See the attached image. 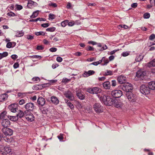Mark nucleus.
<instances>
[{"label":"nucleus","instance_id":"obj_33","mask_svg":"<svg viewBox=\"0 0 155 155\" xmlns=\"http://www.w3.org/2000/svg\"><path fill=\"white\" fill-rule=\"evenodd\" d=\"M112 71L110 70H107L105 72L104 74L103 75L104 76L111 75L113 74Z\"/></svg>","mask_w":155,"mask_h":155},{"label":"nucleus","instance_id":"obj_56","mask_svg":"<svg viewBox=\"0 0 155 155\" xmlns=\"http://www.w3.org/2000/svg\"><path fill=\"white\" fill-rule=\"evenodd\" d=\"M16 8L17 10H20L21 9H22L23 8L22 6L20 5H16Z\"/></svg>","mask_w":155,"mask_h":155},{"label":"nucleus","instance_id":"obj_58","mask_svg":"<svg viewBox=\"0 0 155 155\" xmlns=\"http://www.w3.org/2000/svg\"><path fill=\"white\" fill-rule=\"evenodd\" d=\"M25 101L24 99H21L20 100L19 102V104L20 105H22L25 103Z\"/></svg>","mask_w":155,"mask_h":155},{"label":"nucleus","instance_id":"obj_64","mask_svg":"<svg viewBox=\"0 0 155 155\" xmlns=\"http://www.w3.org/2000/svg\"><path fill=\"white\" fill-rule=\"evenodd\" d=\"M19 66V64L18 63H15L13 65V67L15 69L17 68Z\"/></svg>","mask_w":155,"mask_h":155},{"label":"nucleus","instance_id":"obj_41","mask_svg":"<svg viewBox=\"0 0 155 155\" xmlns=\"http://www.w3.org/2000/svg\"><path fill=\"white\" fill-rule=\"evenodd\" d=\"M150 16V14L148 13H146L144 14L143 15L144 18L145 19L149 18Z\"/></svg>","mask_w":155,"mask_h":155},{"label":"nucleus","instance_id":"obj_36","mask_svg":"<svg viewBox=\"0 0 155 155\" xmlns=\"http://www.w3.org/2000/svg\"><path fill=\"white\" fill-rule=\"evenodd\" d=\"M25 93L19 92L18 93V96L21 98H22L26 96Z\"/></svg>","mask_w":155,"mask_h":155},{"label":"nucleus","instance_id":"obj_46","mask_svg":"<svg viewBox=\"0 0 155 155\" xmlns=\"http://www.w3.org/2000/svg\"><path fill=\"white\" fill-rule=\"evenodd\" d=\"M7 14L8 16L10 17H14L16 16L15 13L12 12L8 13Z\"/></svg>","mask_w":155,"mask_h":155},{"label":"nucleus","instance_id":"obj_26","mask_svg":"<svg viewBox=\"0 0 155 155\" xmlns=\"http://www.w3.org/2000/svg\"><path fill=\"white\" fill-rule=\"evenodd\" d=\"M148 86L149 87L150 90H155V81H151L149 82Z\"/></svg>","mask_w":155,"mask_h":155},{"label":"nucleus","instance_id":"obj_28","mask_svg":"<svg viewBox=\"0 0 155 155\" xmlns=\"http://www.w3.org/2000/svg\"><path fill=\"white\" fill-rule=\"evenodd\" d=\"M24 33L22 31H16L15 36L17 37H21L23 36Z\"/></svg>","mask_w":155,"mask_h":155},{"label":"nucleus","instance_id":"obj_24","mask_svg":"<svg viewBox=\"0 0 155 155\" xmlns=\"http://www.w3.org/2000/svg\"><path fill=\"white\" fill-rule=\"evenodd\" d=\"M97 46L98 47L100 48H101L98 49L99 51H103L107 49V47L105 45L101 44L100 43L97 44Z\"/></svg>","mask_w":155,"mask_h":155},{"label":"nucleus","instance_id":"obj_44","mask_svg":"<svg viewBox=\"0 0 155 155\" xmlns=\"http://www.w3.org/2000/svg\"><path fill=\"white\" fill-rule=\"evenodd\" d=\"M87 91L90 94H94L93 87L87 89Z\"/></svg>","mask_w":155,"mask_h":155},{"label":"nucleus","instance_id":"obj_8","mask_svg":"<svg viewBox=\"0 0 155 155\" xmlns=\"http://www.w3.org/2000/svg\"><path fill=\"white\" fill-rule=\"evenodd\" d=\"M122 92L120 90H115L112 91L111 94L115 98H119L122 95Z\"/></svg>","mask_w":155,"mask_h":155},{"label":"nucleus","instance_id":"obj_17","mask_svg":"<svg viewBox=\"0 0 155 155\" xmlns=\"http://www.w3.org/2000/svg\"><path fill=\"white\" fill-rule=\"evenodd\" d=\"M37 103L38 104L42 106L45 104V100L43 97H40L38 99Z\"/></svg>","mask_w":155,"mask_h":155},{"label":"nucleus","instance_id":"obj_35","mask_svg":"<svg viewBox=\"0 0 155 155\" xmlns=\"http://www.w3.org/2000/svg\"><path fill=\"white\" fill-rule=\"evenodd\" d=\"M6 114V112L5 111H4L2 112L1 114H0V119H4L5 118Z\"/></svg>","mask_w":155,"mask_h":155},{"label":"nucleus","instance_id":"obj_5","mask_svg":"<svg viewBox=\"0 0 155 155\" xmlns=\"http://www.w3.org/2000/svg\"><path fill=\"white\" fill-rule=\"evenodd\" d=\"M2 130L3 134L5 136H8L9 137L12 135L13 132V130H12L7 127H3Z\"/></svg>","mask_w":155,"mask_h":155},{"label":"nucleus","instance_id":"obj_54","mask_svg":"<svg viewBox=\"0 0 155 155\" xmlns=\"http://www.w3.org/2000/svg\"><path fill=\"white\" fill-rule=\"evenodd\" d=\"M1 54L2 55V58H3L7 57L8 55V53L7 52H4L2 53H1Z\"/></svg>","mask_w":155,"mask_h":155},{"label":"nucleus","instance_id":"obj_55","mask_svg":"<svg viewBox=\"0 0 155 155\" xmlns=\"http://www.w3.org/2000/svg\"><path fill=\"white\" fill-rule=\"evenodd\" d=\"M81 24V22L79 20H77L74 21V25H79Z\"/></svg>","mask_w":155,"mask_h":155},{"label":"nucleus","instance_id":"obj_14","mask_svg":"<svg viewBox=\"0 0 155 155\" xmlns=\"http://www.w3.org/2000/svg\"><path fill=\"white\" fill-rule=\"evenodd\" d=\"M146 74V72L142 70L138 71L136 73V76L138 78H142Z\"/></svg>","mask_w":155,"mask_h":155},{"label":"nucleus","instance_id":"obj_48","mask_svg":"<svg viewBox=\"0 0 155 155\" xmlns=\"http://www.w3.org/2000/svg\"><path fill=\"white\" fill-rule=\"evenodd\" d=\"M130 52L129 51H126L123 52L122 54V55L123 57H126L128 55L130 54Z\"/></svg>","mask_w":155,"mask_h":155},{"label":"nucleus","instance_id":"obj_2","mask_svg":"<svg viewBox=\"0 0 155 155\" xmlns=\"http://www.w3.org/2000/svg\"><path fill=\"white\" fill-rule=\"evenodd\" d=\"M126 96L129 101L131 102H135L137 100V96L132 92H127Z\"/></svg>","mask_w":155,"mask_h":155},{"label":"nucleus","instance_id":"obj_61","mask_svg":"<svg viewBox=\"0 0 155 155\" xmlns=\"http://www.w3.org/2000/svg\"><path fill=\"white\" fill-rule=\"evenodd\" d=\"M57 48H51L49 49V51L51 52H54L57 51Z\"/></svg>","mask_w":155,"mask_h":155},{"label":"nucleus","instance_id":"obj_62","mask_svg":"<svg viewBox=\"0 0 155 155\" xmlns=\"http://www.w3.org/2000/svg\"><path fill=\"white\" fill-rule=\"evenodd\" d=\"M18 56L16 54H12L11 56V58L15 60L18 58Z\"/></svg>","mask_w":155,"mask_h":155},{"label":"nucleus","instance_id":"obj_15","mask_svg":"<svg viewBox=\"0 0 155 155\" xmlns=\"http://www.w3.org/2000/svg\"><path fill=\"white\" fill-rule=\"evenodd\" d=\"M28 111L25 110L24 112L21 110H19V112L18 114H17V115L18 117V118H21L23 116L25 117V115H27V114H28Z\"/></svg>","mask_w":155,"mask_h":155},{"label":"nucleus","instance_id":"obj_50","mask_svg":"<svg viewBox=\"0 0 155 155\" xmlns=\"http://www.w3.org/2000/svg\"><path fill=\"white\" fill-rule=\"evenodd\" d=\"M44 48V47L42 45H38L36 48V49L38 50H42Z\"/></svg>","mask_w":155,"mask_h":155},{"label":"nucleus","instance_id":"obj_18","mask_svg":"<svg viewBox=\"0 0 155 155\" xmlns=\"http://www.w3.org/2000/svg\"><path fill=\"white\" fill-rule=\"evenodd\" d=\"M112 104H113L114 106L117 108H121L123 106L122 103L117 101H115L114 100V102L112 103Z\"/></svg>","mask_w":155,"mask_h":155},{"label":"nucleus","instance_id":"obj_47","mask_svg":"<svg viewBox=\"0 0 155 155\" xmlns=\"http://www.w3.org/2000/svg\"><path fill=\"white\" fill-rule=\"evenodd\" d=\"M71 79H68L66 78H64L62 80V82L65 83H67L70 81Z\"/></svg>","mask_w":155,"mask_h":155},{"label":"nucleus","instance_id":"obj_30","mask_svg":"<svg viewBox=\"0 0 155 155\" xmlns=\"http://www.w3.org/2000/svg\"><path fill=\"white\" fill-rule=\"evenodd\" d=\"M5 141L7 142H11L12 140V139L11 138V137L10 136H6L3 137V138Z\"/></svg>","mask_w":155,"mask_h":155},{"label":"nucleus","instance_id":"obj_22","mask_svg":"<svg viewBox=\"0 0 155 155\" xmlns=\"http://www.w3.org/2000/svg\"><path fill=\"white\" fill-rule=\"evenodd\" d=\"M28 1L27 6L29 8H32L33 6H36L37 5V4L36 2L31 0H28Z\"/></svg>","mask_w":155,"mask_h":155},{"label":"nucleus","instance_id":"obj_51","mask_svg":"<svg viewBox=\"0 0 155 155\" xmlns=\"http://www.w3.org/2000/svg\"><path fill=\"white\" fill-rule=\"evenodd\" d=\"M155 38V35L154 34H152L149 37V39L151 40H153Z\"/></svg>","mask_w":155,"mask_h":155},{"label":"nucleus","instance_id":"obj_10","mask_svg":"<svg viewBox=\"0 0 155 155\" xmlns=\"http://www.w3.org/2000/svg\"><path fill=\"white\" fill-rule=\"evenodd\" d=\"M35 106L33 103H28L25 105V108L26 110L32 111L34 109Z\"/></svg>","mask_w":155,"mask_h":155},{"label":"nucleus","instance_id":"obj_3","mask_svg":"<svg viewBox=\"0 0 155 155\" xmlns=\"http://www.w3.org/2000/svg\"><path fill=\"white\" fill-rule=\"evenodd\" d=\"M93 107L94 110L97 113H101L104 111L103 107L100 103H95L93 105Z\"/></svg>","mask_w":155,"mask_h":155},{"label":"nucleus","instance_id":"obj_21","mask_svg":"<svg viewBox=\"0 0 155 155\" xmlns=\"http://www.w3.org/2000/svg\"><path fill=\"white\" fill-rule=\"evenodd\" d=\"M17 105L16 104H13L10 105L8 107V108L12 112L15 113L17 109Z\"/></svg>","mask_w":155,"mask_h":155},{"label":"nucleus","instance_id":"obj_32","mask_svg":"<svg viewBox=\"0 0 155 155\" xmlns=\"http://www.w3.org/2000/svg\"><path fill=\"white\" fill-rule=\"evenodd\" d=\"M143 58V56L142 55H139L136 57L135 60L139 62L141 61Z\"/></svg>","mask_w":155,"mask_h":155},{"label":"nucleus","instance_id":"obj_19","mask_svg":"<svg viewBox=\"0 0 155 155\" xmlns=\"http://www.w3.org/2000/svg\"><path fill=\"white\" fill-rule=\"evenodd\" d=\"M94 73L95 71L93 70H89L87 71H85L83 74V76L84 77H87L93 74Z\"/></svg>","mask_w":155,"mask_h":155},{"label":"nucleus","instance_id":"obj_31","mask_svg":"<svg viewBox=\"0 0 155 155\" xmlns=\"http://www.w3.org/2000/svg\"><path fill=\"white\" fill-rule=\"evenodd\" d=\"M147 66L149 67H155V58L150 62Z\"/></svg>","mask_w":155,"mask_h":155},{"label":"nucleus","instance_id":"obj_53","mask_svg":"<svg viewBox=\"0 0 155 155\" xmlns=\"http://www.w3.org/2000/svg\"><path fill=\"white\" fill-rule=\"evenodd\" d=\"M26 38L28 40H32L34 38L33 36L30 35H28L26 36Z\"/></svg>","mask_w":155,"mask_h":155},{"label":"nucleus","instance_id":"obj_59","mask_svg":"<svg viewBox=\"0 0 155 155\" xmlns=\"http://www.w3.org/2000/svg\"><path fill=\"white\" fill-rule=\"evenodd\" d=\"M68 25L69 26H72L74 25V21H72L69 22L68 21Z\"/></svg>","mask_w":155,"mask_h":155},{"label":"nucleus","instance_id":"obj_6","mask_svg":"<svg viewBox=\"0 0 155 155\" xmlns=\"http://www.w3.org/2000/svg\"><path fill=\"white\" fill-rule=\"evenodd\" d=\"M122 89L126 93L127 92H131V90H132L133 87L132 85L130 83H127L124 84L121 87Z\"/></svg>","mask_w":155,"mask_h":155},{"label":"nucleus","instance_id":"obj_16","mask_svg":"<svg viewBox=\"0 0 155 155\" xmlns=\"http://www.w3.org/2000/svg\"><path fill=\"white\" fill-rule=\"evenodd\" d=\"M65 96L71 101H73L74 99V97L72 92L70 91L66 92L64 94Z\"/></svg>","mask_w":155,"mask_h":155},{"label":"nucleus","instance_id":"obj_1","mask_svg":"<svg viewBox=\"0 0 155 155\" xmlns=\"http://www.w3.org/2000/svg\"><path fill=\"white\" fill-rule=\"evenodd\" d=\"M100 99L105 105L108 106L112 104V103L114 102L113 99L107 95H102L100 97Z\"/></svg>","mask_w":155,"mask_h":155},{"label":"nucleus","instance_id":"obj_52","mask_svg":"<svg viewBox=\"0 0 155 155\" xmlns=\"http://www.w3.org/2000/svg\"><path fill=\"white\" fill-rule=\"evenodd\" d=\"M6 47L7 48H13L12 46V44L10 42H8L6 45Z\"/></svg>","mask_w":155,"mask_h":155},{"label":"nucleus","instance_id":"obj_57","mask_svg":"<svg viewBox=\"0 0 155 155\" xmlns=\"http://www.w3.org/2000/svg\"><path fill=\"white\" fill-rule=\"evenodd\" d=\"M50 25L48 23H44L41 24V26L44 28H47Z\"/></svg>","mask_w":155,"mask_h":155},{"label":"nucleus","instance_id":"obj_34","mask_svg":"<svg viewBox=\"0 0 155 155\" xmlns=\"http://www.w3.org/2000/svg\"><path fill=\"white\" fill-rule=\"evenodd\" d=\"M38 14V11H37L33 12L32 15L31 16V18H35L37 17Z\"/></svg>","mask_w":155,"mask_h":155},{"label":"nucleus","instance_id":"obj_20","mask_svg":"<svg viewBox=\"0 0 155 155\" xmlns=\"http://www.w3.org/2000/svg\"><path fill=\"white\" fill-rule=\"evenodd\" d=\"M51 99L52 103L53 104L57 105L59 104V101L57 97L52 96L51 97Z\"/></svg>","mask_w":155,"mask_h":155},{"label":"nucleus","instance_id":"obj_13","mask_svg":"<svg viewBox=\"0 0 155 155\" xmlns=\"http://www.w3.org/2000/svg\"><path fill=\"white\" fill-rule=\"evenodd\" d=\"M1 125L3 127H7L10 125V122L8 119H4L2 121Z\"/></svg>","mask_w":155,"mask_h":155},{"label":"nucleus","instance_id":"obj_38","mask_svg":"<svg viewBox=\"0 0 155 155\" xmlns=\"http://www.w3.org/2000/svg\"><path fill=\"white\" fill-rule=\"evenodd\" d=\"M35 34L37 36H39L40 35L44 36L45 35V33L43 31H40L39 32H35Z\"/></svg>","mask_w":155,"mask_h":155},{"label":"nucleus","instance_id":"obj_27","mask_svg":"<svg viewBox=\"0 0 155 155\" xmlns=\"http://www.w3.org/2000/svg\"><path fill=\"white\" fill-rule=\"evenodd\" d=\"M7 116L9 119L12 121H15L18 119V117L17 115L16 116H12L9 115H8Z\"/></svg>","mask_w":155,"mask_h":155},{"label":"nucleus","instance_id":"obj_60","mask_svg":"<svg viewBox=\"0 0 155 155\" xmlns=\"http://www.w3.org/2000/svg\"><path fill=\"white\" fill-rule=\"evenodd\" d=\"M31 58H36L40 59L41 58V57L40 55H36L32 56H31Z\"/></svg>","mask_w":155,"mask_h":155},{"label":"nucleus","instance_id":"obj_7","mask_svg":"<svg viewBox=\"0 0 155 155\" xmlns=\"http://www.w3.org/2000/svg\"><path fill=\"white\" fill-rule=\"evenodd\" d=\"M12 153L11 149L8 146H5L4 149L0 150V154L6 155L7 154H9V155Z\"/></svg>","mask_w":155,"mask_h":155},{"label":"nucleus","instance_id":"obj_40","mask_svg":"<svg viewBox=\"0 0 155 155\" xmlns=\"http://www.w3.org/2000/svg\"><path fill=\"white\" fill-rule=\"evenodd\" d=\"M68 23V20H66L62 21L61 23V26L64 27L66 26L67 25V24Z\"/></svg>","mask_w":155,"mask_h":155},{"label":"nucleus","instance_id":"obj_9","mask_svg":"<svg viewBox=\"0 0 155 155\" xmlns=\"http://www.w3.org/2000/svg\"><path fill=\"white\" fill-rule=\"evenodd\" d=\"M76 95L77 97L80 100L85 99V94L81 90H78L76 92Z\"/></svg>","mask_w":155,"mask_h":155},{"label":"nucleus","instance_id":"obj_29","mask_svg":"<svg viewBox=\"0 0 155 155\" xmlns=\"http://www.w3.org/2000/svg\"><path fill=\"white\" fill-rule=\"evenodd\" d=\"M93 88L94 94H97L100 93L101 91V89L98 87H95Z\"/></svg>","mask_w":155,"mask_h":155},{"label":"nucleus","instance_id":"obj_63","mask_svg":"<svg viewBox=\"0 0 155 155\" xmlns=\"http://www.w3.org/2000/svg\"><path fill=\"white\" fill-rule=\"evenodd\" d=\"M56 60L58 62H61L63 60V59L60 57H58L56 58Z\"/></svg>","mask_w":155,"mask_h":155},{"label":"nucleus","instance_id":"obj_45","mask_svg":"<svg viewBox=\"0 0 155 155\" xmlns=\"http://www.w3.org/2000/svg\"><path fill=\"white\" fill-rule=\"evenodd\" d=\"M49 6H51L52 7L55 8L57 7V5L55 3H52L51 2H50L48 4Z\"/></svg>","mask_w":155,"mask_h":155},{"label":"nucleus","instance_id":"obj_49","mask_svg":"<svg viewBox=\"0 0 155 155\" xmlns=\"http://www.w3.org/2000/svg\"><path fill=\"white\" fill-rule=\"evenodd\" d=\"M86 49L87 51H94V48L90 46H88L86 47Z\"/></svg>","mask_w":155,"mask_h":155},{"label":"nucleus","instance_id":"obj_43","mask_svg":"<svg viewBox=\"0 0 155 155\" xmlns=\"http://www.w3.org/2000/svg\"><path fill=\"white\" fill-rule=\"evenodd\" d=\"M102 61V60H100L99 61H96L95 62H93L92 63H91L90 65L93 64L94 65L97 66L98 65V64H100Z\"/></svg>","mask_w":155,"mask_h":155},{"label":"nucleus","instance_id":"obj_37","mask_svg":"<svg viewBox=\"0 0 155 155\" xmlns=\"http://www.w3.org/2000/svg\"><path fill=\"white\" fill-rule=\"evenodd\" d=\"M66 103H67V105L71 109L74 108V105L70 101H67L66 102Z\"/></svg>","mask_w":155,"mask_h":155},{"label":"nucleus","instance_id":"obj_42","mask_svg":"<svg viewBox=\"0 0 155 155\" xmlns=\"http://www.w3.org/2000/svg\"><path fill=\"white\" fill-rule=\"evenodd\" d=\"M49 17V20H52L53 19H54L55 18V15L51 14H50L48 15Z\"/></svg>","mask_w":155,"mask_h":155},{"label":"nucleus","instance_id":"obj_12","mask_svg":"<svg viewBox=\"0 0 155 155\" xmlns=\"http://www.w3.org/2000/svg\"><path fill=\"white\" fill-rule=\"evenodd\" d=\"M117 80L120 84H123L127 81L126 77L123 75L119 76L117 78Z\"/></svg>","mask_w":155,"mask_h":155},{"label":"nucleus","instance_id":"obj_4","mask_svg":"<svg viewBox=\"0 0 155 155\" xmlns=\"http://www.w3.org/2000/svg\"><path fill=\"white\" fill-rule=\"evenodd\" d=\"M140 91L142 94L147 95L150 93V90L148 86L142 85L140 87Z\"/></svg>","mask_w":155,"mask_h":155},{"label":"nucleus","instance_id":"obj_25","mask_svg":"<svg viewBox=\"0 0 155 155\" xmlns=\"http://www.w3.org/2000/svg\"><path fill=\"white\" fill-rule=\"evenodd\" d=\"M8 95L6 94H3L0 95V102H2L6 99L8 97Z\"/></svg>","mask_w":155,"mask_h":155},{"label":"nucleus","instance_id":"obj_23","mask_svg":"<svg viewBox=\"0 0 155 155\" xmlns=\"http://www.w3.org/2000/svg\"><path fill=\"white\" fill-rule=\"evenodd\" d=\"M103 86L104 89L108 90L110 88L111 85L110 82L105 81L103 84Z\"/></svg>","mask_w":155,"mask_h":155},{"label":"nucleus","instance_id":"obj_11","mask_svg":"<svg viewBox=\"0 0 155 155\" xmlns=\"http://www.w3.org/2000/svg\"><path fill=\"white\" fill-rule=\"evenodd\" d=\"M28 114L25 115V118L27 120L30 121H32L34 120V117L33 114L28 111Z\"/></svg>","mask_w":155,"mask_h":155},{"label":"nucleus","instance_id":"obj_39","mask_svg":"<svg viewBox=\"0 0 155 155\" xmlns=\"http://www.w3.org/2000/svg\"><path fill=\"white\" fill-rule=\"evenodd\" d=\"M55 29L56 28L53 27L46 29V31H48L53 32L55 30Z\"/></svg>","mask_w":155,"mask_h":155}]
</instances>
